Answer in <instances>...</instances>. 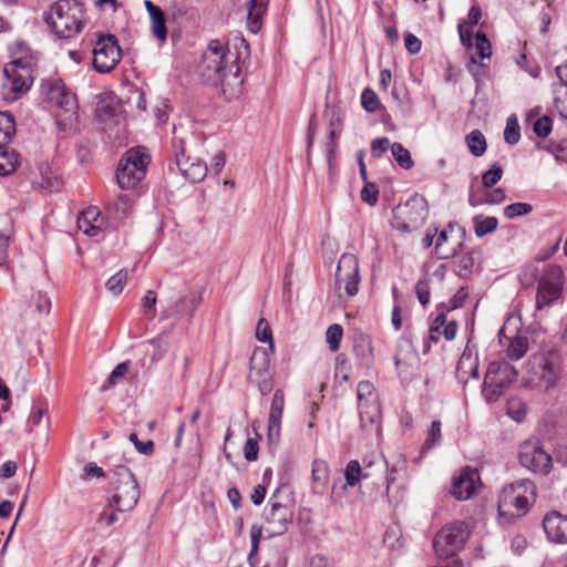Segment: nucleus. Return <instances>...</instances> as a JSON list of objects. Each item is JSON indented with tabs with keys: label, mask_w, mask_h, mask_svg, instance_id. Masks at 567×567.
<instances>
[{
	"label": "nucleus",
	"mask_w": 567,
	"mask_h": 567,
	"mask_svg": "<svg viewBox=\"0 0 567 567\" xmlns=\"http://www.w3.org/2000/svg\"><path fill=\"white\" fill-rule=\"evenodd\" d=\"M235 49L234 52L219 40H212L197 65L202 80L219 85L227 99L236 97L241 93L243 71L250 55L249 45L244 39L239 40V45Z\"/></svg>",
	"instance_id": "obj_1"
},
{
	"label": "nucleus",
	"mask_w": 567,
	"mask_h": 567,
	"mask_svg": "<svg viewBox=\"0 0 567 567\" xmlns=\"http://www.w3.org/2000/svg\"><path fill=\"white\" fill-rule=\"evenodd\" d=\"M112 495L107 501L111 513L105 511L100 515L97 522L111 526L118 520V513L132 511L140 498V486L133 473L125 465L116 466L111 474Z\"/></svg>",
	"instance_id": "obj_2"
},
{
	"label": "nucleus",
	"mask_w": 567,
	"mask_h": 567,
	"mask_svg": "<svg viewBox=\"0 0 567 567\" xmlns=\"http://www.w3.org/2000/svg\"><path fill=\"white\" fill-rule=\"evenodd\" d=\"M536 501V486L530 480H519L504 486L498 495L501 525H511L524 517Z\"/></svg>",
	"instance_id": "obj_3"
},
{
	"label": "nucleus",
	"mask_w": 567,
	"mask_h": 567,
	"mask_svg": "<svg viewBox=\"0 0 567 567\" xmlns=\"http://www.w3.org/2000/svg\"><path fill=\"white\" fill-rule=\"evenodd\" d=\"M519 280L525 287L532 286L535 281L538 282L536 308L542 310L560 298L564 287V271L560 266L555 264L543 265L542 269L536 265H529L519 275Z\"/></svg>",
	"instance_id": "obj_4"
},
{
	"label": "nucleus",
	"mask_w": 567,
	"mask_h": 567,
	"mask_svg": "<svg viewBox=\"0 0 567 567\" xmlns=\"http://www.w3.org/2000/svg\"><path fill=\"white\" fill-rule=\"evenodd\" d=\"M526 384L529 388L549 390L555 388L563 373L559 351L548 349L533 354L526 364Z\"/></svg>",
	"instance_id": "obj_5"
},
{
	"label": "nucleus",
	"mask_w": 567,
	"mask_h": 567,
	"mask_svg": "<svg viewBox=\"0 0 567 567\" xmlns=\"http://www.w3.org/2000/svg\"><path fill=\"white\" fill-rule=\"evenodd\" d=\"M44 20L59 38H72L84 27V6L78 0H59L50 7Z\"/></svg>",
	"instance_id": "obj_6"
},
{
	"label": "nucleus",
	"mask_w": 567,
	"mask_h": 567,
	"mask_svg": "<svg viewBox=\"0 0 567 567\" xmlns=\"http://www.w3.org/2000/svg\"><path fill=\"white\" fill-rule=\"evenodd\" d=\"M42 90L45 93L47 100L59 109L56 118L60 124L70 126L76 122L79 105L75 94L61 79L44 81Z\"/></svg>",
	"instance_id": "obj_7"
},
{
	"label": "nucleus",
	"mask_w": 567,
	"mask_h": 567,
	"mask_svg": "<svg viewBox=\"0 0 567 567\" xmlns=\"http://www.w3.org/2000/svg\"><path fill=\"white\" fill-rule=\"evenodd\" d=\"M471 535L468 525L462 520H454L444 525L433 539L435 554L447 559L460 553Z\"/></svg>",
	"instance_id": "obj_8"
},
{
	"label": "nucleus",
	"mask_w": 567,
	"mask_h": 567,
	"mask_svg": "<svg viewBox=\"0 0 567 567\" xmlns=\"http://www.w3.org/2000/svg\"><path fill=\"white\" fill-rule=\"evenodd\" d=\"M150 156L145 148L128 150L120 161L116 179L122 189L135 187L146 175Z\"/></svg>",
	"instance_id": "obj_9"
},
{
	"label": "nucleus",
	"mask_w": 567,
	"mask_h": 567,
	"mask_svg": "<svg viewBox=\"0 0 567 567\" xmlns=\"http://www.w3.org/2000/svg\"><path fill=\"white\" fill-rule=\"evenodd\" d=\"M427 203L423 196L414 195L404 204H399L393 209V228L410 233L419 229L425 221Z\"/></svg>",
	"instance_id": "obj_10"
},
{
	"label": "nucleus",
	"mask_w": 567,
	"mask_h": 567,
	"mask_svg": "<svg viewBox=\"0 0 567 567\" xmlns=\"http://www.w3.org/2000/svg\"><path fill=\"white\" fill-rule=\"evenodd\" d=\"M517 372L508 362H491L484 377L483 395L487 402H495L515 381Z\"/></svg>",
	"instance_id": "obj_11"
},
{
	"label": "nucleus",
	"mask_w": 567,
	"mask_h": 567,
	"mask_svg": "<svg viewBox=\"0 0 567 567\" xmlns=\"http://www.w3.org/2000/svg\"><path fill=\"white\" fill-rule=\"evenodd\" d=\"M271 353L266 348L257 347L249 361L248 382L257 386L261 395H267L272 390Z\"/></svg>",
	"instance_id": "obj_12"
},
{
	"label": "nucleus",
	"mask_w": 567,
	"mask_h": 567,
	"mask_svg": "<svg viewBox=\"0 0 567 567\" xmlns=\"http://www.w3.org/2000/svg\"><path fill=\"white\" fill-rule=\"evenodd\" d=\"M518 457L524 467L536 474L547 475L553 466L551 456L539 441L524 442L519 447Z\"/></svg>",
	"instance_id": "obj_13"
},
{
	"label": "nucleus",
	"mask_w": 567,
	"mask_h": 567,
	"mask_svg": "<svg viewBox=\"0 0 567 567\" xmlns=\"http://www.w3.org/2000/svg\"><path fill=\"white\" fill-rule=\"evenodd\" d=\"M3 73L6 76L3 89L10 92L4 93L7 99H16L18 94L28 91L32 84L31 70L21 59L6 65Z\"/></svg>",
	"instance_id": "obj_14"
},
{
	"label": "nucleus",
	"mask_w": 567,
	"mask_h": 567,
	"mask_svg": "<svg viewBox=\"0 0 567 567\" xmlns=\"http://www.w3.org/2000/svg\"><path fill=\"white\" fill-rule=\"evenodd\" d=\"M121 48L114 35L101 37L93 49V66L100 73L112 71L121 60Z\"/></svg>",
	"instance_id": "obj_15"
},
{
	"label": "nucleus",
	"mask_w": 567,
	"mask_h": 567,
	"mask_svg": "<svg viewBox=\"0 0 567 567\" xmlns=\"http://www.w3.org/2000/svg\"><path fill=\"white\" fill-rule=\"evenodd\" d=\"M173 148L175 154V164L178 167L182 175L193 182H202L207 174V165L202 159H190L185 155L184 142L182 138H173Z\"/></svg>",
	"instance_id": "obj_16"
},
{
	"label": "nucleus",
	"mask_w": 567,
	"mask_h": 567,
	"mask_svg": "<svg viewBox=\"0 0 567 567\" xmlns=\"http://www.w3.org/2000/svg\"><path fill=\"white\" fill-rule=\"evenodd\" d=\"M359 267L358 260L352 254H343L338 262L336 271L337 289L344 288L349 297L357 295L359 285Z\"/></svg>",
	"instance_id": "obj_17"
},
{
	"label": "nucleus",
	"mask_w": 567,
	"mask_h": 567,
	"mask_svg": "<svg viewBox=\"0 0 567 567\" xmlns=\"http://www.w3.org/2000/svg\"><path fill=\"white\" fill-rule=\"evenodd\" d=\"M293 512L290 506L277 502L271 503L270 511L266 514V532L269 537L282 535L291 524Z\"/></svg>",
	"instance_id": "obj_18"
},
{
	"label": "nucleus",
	"mask_w": 567,
	"mask_h": 567,
	"mask_svg": "<svg viewBox=\"0 0 567 567\" xmlns=\"http://www.w3.org/2000/svg\"><path fill=\"white\" fill-rule=\"evenodd\" d=\"M463 234L461 228H455L452 224L443 229L439 234L435 243V254L437 258L449 259L455 256L462 247L461 238Z\"/></svg>",
	"instance_id": "obj_19"
},
{
	"label": "nucleus",
	"mask_w": 567,
	"mask_h": 567,
	"mask_svg": "<svg viewBox=\"0 0 567 567\" xmlns=\"http://www.w3.org/2000/svg\"><path fill=\"white\" fill-rule=\"evenodd\" d=\"M547 539L555 544H567V515L558 511L548 512L543 518Z\"/></svg>",
	"instance_id": "obj_20"
},
{
	"label": "nucleus",
	"mask_w": 567,
	"mask_h": 567,
	"mask_svg": "<svg viewBox=\"0 0 567 567\" xmlns=\"http://www.w3.org/2000/svg\"><path fill=\"white\" fill-rule=\"evenodd\" d=\"M478 482L477 471L466 467L453 478L451 494L460 501H466L474 495Z\"/></svg>",
	"instance_id": "obj_21"
},
{
	"label": "nucleus",
	"mask_w": 567,
	"mask_h": 567,
	"mask_svg": "<svg viewBox=\"0 0 567 567\" xmlns=\"http://www.w3.org/2000/svg\"><path fill=\"white\" fill-rule=\"evenodd\" d=\"M200 301V295L196 292H189L188 295L181 297L174 305L164 310L163 318L167 319L177 316L192 319Z\"/></svg>",
	"instance_id": "obj_22"
},
{
	"label": "nucleus",
	"mask_w": 567,
	"mask_h": 567,
	"mask_svg": "<svg viewBox=\"0 0 567 567\" xmlns=\"http://www.w3.org/2000/svg\"><path fill=\"white\" fill-rule=\"evenodd\" d=\"M285 408V393L282 390H276L268 419V437L269 440H277L280 435V422Z\"/></svg>",
	"instance_id": "obj_23"
},
{
	"label": "nucleus",
	"mask_w": 567,
	"mask_h": 567,
	"mask_svg": "<svg viewBox=\"0 0 567 567\" xmlns=\"http://www.w3.org/2000/svg\"><path fill=\"white\" fill-rule=\"evenodd\" d=\"M102 227L103 218L97 207H89L78 217V228L90 237L100 235Z\"/></svg>",
	"instance_id": "obj_24"
},
{
	"label": "nucleus",
	"mask_w": 567,
	"mask_h": 567,
	"mask_svg": "<svg viewBox=\"0 0 567 567\" xmlns=\"http://www.w3.org/2000/svg\"><path fill=\"white\" fill-rule=\"evenodd\" d=\"M144 6L151 19V30L153 35L161 42L167 39L166 19L163 10L151 0H145Z\"/></svg>",
	"instance_id": "obj_25"
},
{
	"label": "nucleus",
	"mask_w": 567,
	"mask_h": 567,
	"mask_svg": "<svg viewBox=\"0 0 567 567\" xmlns=\"http://www.w3.org/2000/svg\"><path fill=\"white\" fill-rule=\"evenodd\" d=\"M353 350L362 363L369 365L373 359V347L371 338L363 332H355L353 337Z\"/></svg>",
	"instance_id": "obj_26"
},
{
	"label": "nucleus",
	"mask_w": 567,
	"mask_h": 567,
	"mask_svg": "<svg viewBox=\"0 0 567 567\" xmlns=\"http://www.w3.org/2000/svg\"><path fill=\"white\" fill-rule=\"evenodd\" d=\"M268 0H249L247 8V25L249 31L257 33L261 27V17L266 11Z\"/></svg>",
	"instance_id": "obj_27"
},
{
	"label": "nucleus",
	"mask_w": 567,
	"mask_h": 567,
	"mask_svg": "<svg viewBox=\"0 0 567 567\" xmlns=\"http://www.w3.org/2000/svg\"><path fill=\"white\" fill-rule=\"evenodd\" d=\"M19 165V154L8 147L7 144H0V176H7L13 173Z\"/></svg>",
	"instance_id": "obj_28"
},
{
	"label": "nucleus",
	"mask_w": 567,
	"mask_h": 567,
	"mask_svg": "<svg viewBox=\"0 0 567 567\" xmlns=\"http://www.w3.org/2000/svg\"><path fill=\"white\" fill-rule=\"evenodd\" d=\"M16 133L13 115L9 112H0V144H8Z\"/></svg>",
	"instance_id": "obj_29"
},
{
	"label": "nucleus",
	"mask_w": 567,
	"mask_h": 567,
	"mask_svg": "<svg viewBox=\"0 0 567 567\" xmlns=\"http://www.w3.org/2000/svg\"><path fill=\"white\" fill-rule=\"evenodd\" d=\"M528 350V339L526 337L517 336L511 339L506 349V354L511 360L522 359Z\"/></svg>",
	"instance_id": "obj_30"
},
{
	"label": "nucleus",
	"mask_w": 567,
	"mask_h": 567,
	"mask_svg": "<svg viewBox=\"0 0 567 567\" xmlns=\"http://www.w3.org/2000/svg\"><path fill=\"white\" fill-rule=\"evenodd\" d=\"M369 474L363 473L360 463L355 460L350 461L344 468L346 485L357 486L362 478H368Z\"/></svg>",
	"instance_id": "obj_31"
},
{
	"label": "nucleus",
	"mask_w": 567,
	"mask_h": 567,
	"mask_svg": "<svg viewBox=\"0 0 567 567\" xmlns=\"http://www.w3.org/2000/svg\"><path fill=\"white\" fill-rule=\"evenodd\" d=\"M358 405L361 419L363 420L364 411L363 405L369 404L374 400V386L370 381H361L357 389Z\"/></svg>",
	"instance_id": "obj_32"
},
{
	"label": "nucleus",
	"mask_w": 567,
	"mask_h": 567,
	"mask_svg": "<svg viewBox=\"0 0 567 567\" xmlns=\"http://www.w3.org/2000/svg\"><path fill=\"white\" fill-rule=\"evenodd\" d=\"M391 153L394 161L403 169H411L414 166V162L411 157V153L401 143H393L391 145Z\"/></svg>",
	"instance_id": "obj_33"
},
{
	"label": "nucleus",
	"mask_w": 567,
	"mask_h": 567,
	"mask_svg": "<svg viewBox=\"0 0 567 567\" xmlns=\"http://www.w3.org/2000/svg\"><path fill=\"white\" fill-rule=\"evenodd\" d=\"M466 144L471 153L476 157L482 156L486 151L485 136L478 130L472 131L466 136Z\"/></svg>",
	"instance_id": "obj_34"
},
{
	"label": "nucleus",
	"mask_w": 567,
	"mask_h": 567,
	"mask_svg": "<svg viewBox=\"0 0 567 567\" xmlns=\"http://www.w3.org/2000/svg\"><path fill=\"white\" fill-rule=\"evenodd\" d=\"M554 104L559 115L567 120V86L553 84Z\"/></svg>",
	"instance_id": "obj_35"
},
{
	"label": "nucleus",
	"mask_w": 567,
	"mask_h": 567,
	"mask_svg": "<svg viewBox=\"0 0 567 567\" xmlns=\"http://www.w3.org/2000/svg\"><path fill=\"white\" fill-rule=\"evenodd\" d=\"M498 225L496 217H483L476 216L474 218V230L477 237H483L489 233H493Z\"/></svg>",
	"instance_id": "obj_36"
},
{
	"label": "nucleus",
	"mask_w": 567,
	"mask_h": 567,
	"mask_svg": "<svg viewBox=\"0 0 567 567\" xmlns=\"http://www.w3.org/2000/svg\"><path fill=\"white\" fill-rule=\"evenodd\" d=\"M475 53L482 59H489L492 55V45L484 32L478 31L475 34Z\"/></svg>",
	"instance_id": "obj_37"
},
{
	"label": "nucleus",
	"mask_w": 567,
	"mask_h": 567,
	"mask_svg": "<svg viewBox=\"0 0 567 567\" xmlns=\"http://www.w3.org/2000/svg\"><path fill=\"white\" fill-rule=\"evenodd\" d=\"M342 336L343 329L340 324L333 323L328 327L326 331V341L331 351H337L339 349Z\"/></svg>",
	"instance_id": "obj_38"
},
{
	"label": "nucleus",
	"mask_w": 567,
	"mask_h": 567,
	"mask_svg": "<svg viewBox=\"0 0 567 567\" xmlns=\"http://www.w3.org/2000/svg\"><path fill=\"white\" fill-rule=\"evenodd\" d=\"M503 176V168L498 163H494L488 171L482 175V184L485 188H492Z\"/></svg>",
	"instance_id": "obj_39"
},
{
	"label": "nucleus",
	"mask_w": 567,
	"mask_h": 567,
	"mask_svg": "<svg viewBox=\"0 0 567 567\" xmlns=\"http://www.w3.org/2000/svg\"><path fill=\"white\" fill-rule=\"evenodd\" d=\"M507 414L516 422H522L526 416V405L519 399L513 398L507 402Z\"/></svg>",
	"instance_id": "obj_40"
},
{
	"label": "nucleus",
	"mask_w": 567,
	"mask_h": 567,
	"mask_svg": "<svg viewBox=\"0 0 567 567\" xmlns=\"http://www.w3.org/2000/svg\"><path fill=\"white\" fill-rule=\"evenodd\" d=\"M256 338L260 342H268L270 352H274V339L271 329L269 327L268 321L265 318L259 319L257 327H256Z\"/></svg>",
	"instance_id": "obj_41"
},
{
	"label": "nucleus",
	"mask_w": 567,
	"mask_h": 567,
	"mask_svg": "<svg viewBox=\"0 0 567 567\" xmlns=\"http://www.w3.org/2000/svg\"><path fill=\"white\" fill-rule=\"evenodd\" d=\"M441 426L442 425H441L440 421L432 422V424L429 429V432H427V436L423 444V450H431L441 442V439H442Z\"/></svg>",
	"instance_id": "obj_42"
},
{
	"label": "nucleus",
	"mask_w": 567,
	"mask_h": 567,
	"mask_svg": "<svg viewBox=\"0 0 567 567\" xmlns=\"http://www.w3.org/2000/svg\"><path fill=\"white\" fill-rule=\"evenodd\" d=\"M520 132L519 124L515 116H511L507 118L506 127L504 131V140L508 144H516L519 141Z\"/></svg>",
	"instance_id": "obj_43"
},
{
	"label": "nucleus",
	"mask_w": 567,
	"mask_h": 567,
	"mask_svg": "<svg viewBox=\"0 0 567 567\" xmlns=\"http://www.w3.org/2000/svg\"><path fill=\"white\" fill-rule=\"evenodd\" d=\"M126 281H127V271L122 269L107 280L106 288L112 293L118 295L122 292Z\"/></svg>",
	"instance_id": "obj_44"
},
{
	"label": "nucleus",
	"mask_w": 567,
	"mask_h": 567,
	"mask_svg": "<svg viewBox=\"0 0 567 567\" xmlns=\"http://www.w3.org/2000/svg\"><path fill=\"white\" fill-rule=\"evenodd\" d=\"M128 371V362H121L111 372L107 381L101 386L102 391H107L110 388L115 385L120 379H122Z\"/></svg>",
	"instance_id": "obj_45"
},
{
	"label": "nucleus",
	"mask_w": 567,
	"mask_h": 567,
	"mask_svg": "<svg viewBox=\"0 0 567 567\" xmlns=\"http://www.w3.org/2000/svg\"><path fill=\"white\" fill-rule=\"evenodd\" d=\"M533 210L532 205L527 203H514L504 208V215L508 219H514L519 216L529 214Z\"/></svg>",
	"instance_id": "obj_46"
},
{
	"label": "nucleus",
	"mask_w": 567,
	"mask_h": 567,
	"mask_svg": "<svg viewBox=\"0 0 567 567\" xmlns=\"http://www.w3.org/2000/svg\"><path fill=\"white\" fill-rule=\"evenodd\" d=\"M379 189L374 183L365 182L361 190V199L370 206L378 203Z\"/></svg>",
	"instance_id": "obj_47"
},
{
	"label": "nucleus",
	"mask_w": 567,
	"mask_h": 567,
	"mask_svg": "<svg viewBox=\"0 0 567 567\" xmlns=\"http://www.w3.org/2000/svg\"><path fill=\"white\" fill-rule=\"evenodd\" d=\"M474 264L475 261L472 254L463 255L456 264V274L460 277L466 278L472 272Z\"/></svg>",
	"instance_id": "obj_48"
},
{
	"label": "nucleus",
	"mask_w": 567,
	"mask_h": 567,
	"mask_svg": "<svg viewBox=\"0 0 567 567\" xmlns=\"http://www.w3.org/2000/svg\"><path fill=\"white\" fill-rule=\"evenodd\" d=\"M391 142L388 137H378L371 142V155L373 158H381L388 150H391Z\"/></svg>",
	"instance_id": "obj_49"
},
{
	"label": "nucleus",
	"mask_w": 567,
	"mask_h": 567,
	"mask_svg": "<svg viewBox=\"0 0 567 567\" xmlns=\"http://www.w3.org/2000/svg\"><path fill=\"white\" fill-rule=\"evenodd\" d=\"M361 103L365 111L374 112L379 106V99L372 90L365 89L361 95Z\"/></svg>",
	"instance_id": "obj_50"
},
{
	"label": "nucleus",
	"mask_w": 567,
	"mask_h": 567,
	"mask_svg": "<svg viewBox=\"0 0 567 567\" xmlns=\"http://www.w3.org/2000/svg\"><path fill=\"white\" fill-rule=\"evenodd\" d=\"M130 207L131 203L128 196L120 195L116 202L109 207V210L117 217L118 215L124 216L127 214Z\"/></svg>",
	"instance_id": "obj_51"
},
{
	"label": "nucleus",
	"mask_w": 567,
	"mask_h": 567,
	"mask_svg": "<svg viewBox=\"0 0 567 567\" xmlns=\"http://www.w3.org/2000/svg\"><path fill=\"white\" fill-rule=\"evenodd\" d=\"M415 291L420 303L426 306L430 301V279H420L415 286Z\"/></svg>",
	"instance_id": "obj_52"
},
{
	"label": "nucleus",
	"mask_w": 567,
	"mask_h": 567,
	"mask_svg": "<svg viewBox=\"0 0 567 567\" xmlns=\"http://www.w3.org/2000/svg\"><path fill=\"white\" fill-rule=\"evenodd\" d=\"M156 295L153 290H148L143 300H142V306L144 308V313L146 317H148L150 319H153L155 317V306H156Z\"/></svg>",
	"instance_id": "obj_53"
},
{
	"label": "nucleus",
	"mask_w": 567,
	"mask_h": 567,
	"mask_svg": "<svg viewBox=\"0 0 567 567\" xmlns=\"http://www.w3.org/2000/svg\"><path fill=\"white\" fill-rule=\"evenodd\" d=\"M10 246V230H0V266H4L8 261V248Z\"/></svg>",
	"instance_id": "obj_54"
},
{
	"label": "nucleus",
	"mask_w": 567,
	"mask_h": 567,
	"mask_svg": "<svg viewBox=\"0 0 567 567\" xmlns=\"http://www.w3.org/2000/svg\"><path fill=\"white\" fill-rule=\"evenodd\" d=\"M261 533H262L261 526H258V525L251 526V529H250L251 548H250V553L248 555V561H251V558L255 555H257V553H258Z\"/></svg>",
	"instance_id": "obj_55"
},
{
	"label": "nucleus",
	"mask_w": 567,
	"mask_h": 567,
	"mask_svg": "<svg viewBox=\"0 0 567 567\" xmlns=\"http://www.w3.org/2000/svg\"><path fill=\"white\" fill-rule=\"evenodd\" d=\"M551 131V120L548 116H542L534 123V132L540 136H547Z\"/></svg>",
	"instance_id": "obj_56"
},
{
	"label": "nucleus",
	"mask_w": 567,
	"mask_h": 567,
	"mask_svg": "<svg viewBox=\"0 0 567 567\" xmlns=\"http://www.w3.org/2000/svg\"><path fill=\"white\" fill-rule=\"evenodd\" d=\"M258 443L254 439H248L244 446V455L248 462H254L258 458Z\"/></svg>",
	"instance_id": "obj_57"
},
{
	"label": "nucleus",
	"mask_w": 567,
	"mask_h": 567,
	"mask_svg": "<svg viewBox=\"0 0 567 567\" xmlns=\"http://www.w3.org/2000/svg\"><path fill=\"white\" fill-rule=\"evenodd\" d=\"M457 30L461 43L466 48H472L473 31L471 30V27H467L466 23H458Z\"/></svg>",
	"instance_id": "obj_58"
},
{
	"label": "nucleus",
	"mask_w": 567,
	"mask_h": 567,
	"mask_svg": "<svg viewBox=\"0 0 567 567\" xmlns=\"http://www.w3.org/2000/svg\"><path fill=\"white\" fill-rule=\"evenodd\" d=\"M404 44H405V48L406 50L411 53V54H416L420 52L421 50V47H422V43L420 41L419 38H416L414 34L412 33H406L405 37H404Z\"/></svg>",
	"instance_id": "obj_59"
},
{
	"label": "nucleus",
	"mask_w": 567,
	"mask_h": 567,
	"mask_svg": "<svg viewBox=\"0 0 567 567\" xmlns=\"http://www.w3.org/2000/svg\"><path fill=\"white\" fill-rule=\"evenodd\" d=\"M445 322V315L440 313L435 319V324L430 329V339L434 342L440 340V336L442 334V327Z\"/></svg>",
	"instance_id": "obj_60"
},
{
	"label": "nucleus",
	"mask_w": 567,
	"mask_h": 567,
	"mask_svg": "<svg viewBox=\"0 0 567 567\" xmlns=\"http://www.w3.org/2000/svg\"><path fill=\"white\" fill-rule=\"evenodd\" d=\"M505 192L502 188H493L485 194V203L487 204H499L505 200Z\"/></svg>",
	"instance_id": "obj_61"
},
{
	"label": "nucleus",
	"mask_w": 567,
	"mask_h": 567,
	"mask_svg": "<svg viewBox=\"0 0 567 567\" xmlns=\"http://www.w3.org/2000/svg\"><path fill=\"white\" fill-rule=\"evenodd\" d=\"M33 302L39 313H49L51 308V301L47 296L38 293L37 296H34Z\"/></svg>",
	"instance_id": "obj_62"
},
{
	"label": "nucleus",
	"mask_w": 567,
	"mask_h": 567,
	"mask_svg": "<svg viewBox=\"0 0 567 567\" xmlns=\"http://www.w3.org/2000/svg\"><path fill=\"white\" fill-rule=\"evenodd\" d=\"M326 473H327V466L324 464V462H321V461H315L312 463V478L313 481H322L326 478Z\"/></svg>",
	"instance_id": "obj_63"
},
{
	"label": "nucleus",
	"mask_w": 567,
	"mask_h": 567,
	"mask_svg": "<svg viewBox=\"0 0 567 567\" xmlns=\"http://www.w3.org/2000/svg\"><path fill=\"white\" fill-rule=\"evenodd\" d=\"M468 293L464 288H461L456 291V293L451 299V306L447 307V310L456 309L463 306L464 301L466 300Z\"/></svg>",
	"instance_id": "obj_64"
}]
</instances>
